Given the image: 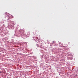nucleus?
<instances>
[{"label":"nucleus","instance_id":"nucleus-1","mask_svg":"<svg viewBox=\"0 0 78 78\" xmlns=\"http://www.w3.org/2000/svg\"><path fill=\"white\" fill-rule=\"evenodd\" d=\"M0 73H2V72H0Z\"/></svg>","mask_w":78,"mask_h":78},{"label":"nucleus","instance_id":"nucleus-2","mask_svg":"<svg viewBox=\"0 0 78 78\" xmlns=\"http://www.w3.org/2000/svg\"><path fill=\"white\" fill-rule=\"evenodd\" d=\"M52 42L54 43V42H55V41H53Z\"/></svg>","mask_w":78,"mask_h":78}]
</instances>
